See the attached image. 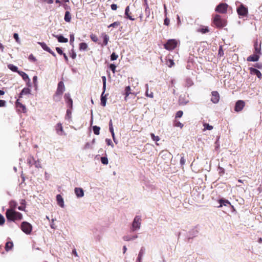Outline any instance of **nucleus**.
Instances as JSON below:
<instances>
[{
    "label": "nucleus",
    "instance_id": "12",
    "mask_svg": "<svg viewBox=\"0 0 262 262\" xmlns=\"http://www.w3.org/2000/svg\"><path fill=\"white\" fill-rule=\"evenodd\" d=\"M55 129H56V133L59 135L61 136V135H64L63 127L62 126V124L61 123L59 122L56 124V125L55 126Z\"/></svg>",
    "mask_w": 262,
    "mask_h": 262
},
{
    "label": "nucleus",
    "instance_id": "49",
    "mask_svg": "<svg viewBox=\"0 0 262 262\" xmlns=\"http://www.w3.org/2000/svg\"><path fill=\"white\" fill-rule=\"evenodd\" d=\"M34 165H35V167H36L37 168L41 167V165H40V162L38 160L35 161V163H34Z\"/></svg>",
    "mask_w": 262,
    "mask_h": 262
},
{
    "label": "nucleus",
    "instance_id": "62",
    "mask_svg": "<svg viewBox=\"0 0 262 262\" xmlns=\"http://www.w3.org/2000/svg\"><path fill=\"white\" fill-rule=\"evenodd\" d=\"M6 105V101L5 100H0V107L5 106Z\"/></svg>",
    "mask_w": 262,
    "mask_h": 262
},
{
    "label": "nucleus",
    "instance_id": "38",
    "mask_svg": "<svg viewBox=\"0 0 262 262\" xmlns=\"http://www.w3.org/2000/svg\"><path fill=\"white\" fill-rule=\"evenodd\" d=\"M203 126L204 127V129H207V130H211L213 129V126H211V125H210L208 123H204L203 124Z\"/></svg>",
    "mask_w": 262,
    "mask_h": 262
},
{
    "label": "nucleus",
    "instance_id": "48",
    "mask_svg": "<svg viewBox=\"0 0 262 262\" xmlns=\"http://www.w3.org/2000/svg\"><path fill=\"white\" fill-rule=\"evenodd\" d=\"M174 126L182 128L183 127V124L179 121H176L174 122Z\"/></svg>",
    "mask_w": 262,
    "mask_h": 262
},
{
    "label": "nucleus",
    "instance_id": "19",
    "mask_svg": "<svg viewBox=\"0 0 262 262\" xmlns=\"http://www.w3.org/2000/svg\"><path fill=\"white\" fill-rule=\"evenodd\" d=\"M31 93V90L29 88H24L19 94V98H21L23 95L30 94Z\"/></svg>",
    "mask_w": 262,
    "mask_h": 262
},
{
    "label": "nucleus",
    "instance_id": "33",
    "mask_svg": "<svg viewBox=\"0 0 262 262\" xmlns=\"http://www.w3.org/2000/svg\"><path fill=\"white\" fill-rule=\"evenodd\" d=\"M100 128L97 126H93V130L95 135H98L100 134Z\"/></svg>",
    "mask_w": 262,
    "mask_h": 262
},
{
    "label": "nucleus",
    "instance_id": "44",
    "mask_svg": "<svg viewBox=\"0 0 262 262\" xmlns=\"http://www.w3.org/2000/svg\"><path fill=\"white\" fill-rule=\"evenodd\" d=\"M74 41V34H71L70 35V44L73 46V42Z\"/></svg>",
    "mask_w": 262,
    "mask_h": 262
},
{
    "label": "nucleus",
    "instance_id": "55",
    "mask_svg": "<svg viewBox=\"0 0 262 262\" xmlns=\"http://www.w3.org/2000/svg\"><path fill=\"white\" fill-rule=\"evenodd\" d=\"M144 252H145V249L143 247L141 248L138 255L140 256V257H142V256L143 255V254L144 253Z\"/></svg>",
    "mask_w": 262,
    "mask_h": 262
},
{
    "label": "nucleus",
    "instance_id": "10",
    "mask_svg": "<svg viewBox=\"0 0 262 262\" xmlns=\"http://www.w3.org/2000/svg\"><path fill=\"white\" fill-rule=\"evenodd\" d=\"M245 106V102L243 100H238L235 106V111L236 112H239L242 111Z\"/></svg>",
    "mask_w": 262,
    "mask_h": 262
},
{
    "label": "nucleus",
    "instance_id": "24",
    "mask_svg": "<svg viewBox=\"0 0 262 262\" xmlns=\"http://www.w3.org/2000/svg\"><path fill=\"white\" fill-rule=\"evenodd\" d=\"M194 84L193 80L190 78H186L185 79V86L189 88Z\"/></svg>",
    "mask_w": 262,
    "mask_h": 262
},
{
    "label": "nucleus",
    "instance_id": "28",
    "mask_svg": "<svg viewBox=\"0 0 262 262\" xmlns=\"http://www.w3.org/2000/svg\"><path fill=\"white\" fill-rule=\"evenodd\" d=\"M8 68L12 71L18 73V68L16 66L12 64H9Z\"/></svg>",
    "mask_w": 262,
    "mask_h": 262
},
{
    "label": "nucleus",
    "instance_id": "1",
    "mask_svg": "<svg viewBox=\"0 0 262 262\" xmlns=\"http://www.w3.org/2000/svg\"><path fill=\"white\" fill-rule=\"evenodd\" d=\"M6 216L8 221L15 222L20 221L23 219V215L21 213L17 212L13 208H10L7 210Z\"/></svg>",
    "mask_w": 262,
    "mask_h": 262
},
{
    "label": "nucleus",
    "instance_id": "11",
    "mask_svg": "<svg viewBox=\"0 0 262 262\" xmlns=\"http://www.w3.org/2000/svg\"><path fill=\"white\" fill-rule=\"evenodd\" d=\"M211 94H212V97L211 99V101L213 103H217L219 101V99H220L219 94L216 91H213L211 93Z\"/></svg>",
    "mask_w": 262,
    "mask_h": 262
},
{
    "label": "nucleus",
    "instance_id": "52",
    "mask_svg": "<svg viewBox=\"0 0 262 262\" xmlns=\"http://www.w3.org/2000/svg\"><path fill=\"white\" fill-rule=\"evenodd\" d=\"M116 66L114 64H111L110 65V68L112 71L113 73H115L116 72Z\"/></svg>",
    "mask_w": 262,
    "mask_h": 262
},
{
    "label": "nucleus",
    "instance_id": "2",
    "mask_svg": "<svg viewBox=\"0 0 262 262\" xmlns=\"http://www.w3.org/2000/svg\"><path fill=\"white\" fill-rule=\"evenodd\" d=\"M213 23L217 28L223 27L226 25V21L222 19L219 15H215L213 18Z\"/></svg>",
    "mask_w": 262,
    "mask_h": 262
},
{
    "label": "nucleus",
    "instance_id": "15",
    "mask_svg": "<svg viewBox=\"0 0 262 262\" xmlns=\"http://www.w3.org/2000/svg\"><path fill=\"white\" fill-rule=\"evenodd\" d=\"M16 107L18 108V110L19 111H20V110H21V111L24 112V113H25L26 112V106L23 104L22 103H21L19 101V100H16Z\"/></svg>",
    "mask_w": 262,
    "mask_h": 262
},
{
    "label": "nucleus",
    "instance_id": "32",
    "mask_svg": "<svg viewBox=\"0 0 262 262\" xmlns=\"http://www.w3.org/2000/svg\"><path fill=\"white\" fill-rule=\"evenodd\" d=\"M125 100H126V99H127V97L129 96V94H131V92H130V87L129 86H126L125 88Z\"/></svg>",
    "mask_w": 262,
    "mask_h": 262
},
{
    "label": "nucleus",
    "instance_id": "58",
    "mask_svg": "<svg viewBox=\"0 0 262 262\" xmlns=\"http://www.w3.org/2000/svg\"><path fill=\"white\" fill-rule=\"evenodd\" d=\"M200 32L201 33H206L209 32V30H208V29L207 27H206L205 28L201 29H200Z\"/></svg>",
    "mask_w": 262,
    "mask_h": 262
},
{
    "label": "nucleus",
    "instance_id": "64",
    "mask_svg": "<svg viewBox=\"0 0 262 262\" xmlns=\"http://www.w3.org/2000/svg\"><path fill=\"white\" fill-rule=\"evenodd\" d=\"M50 174L47 172H45V178L46 180H48L49 179H50Z\"/></svg>",
    "mask_w": 262,
    "mask_h": 262
},
{
    "label": "nucleus",
    "instance_id": "36",
    "mask_svg": "<svg viewBox=\"0 0 262 262\" xmlns=\"http://www.w3.org/2000/svg\"><path fill=\"white\" fill-rule=\"evenodd\" d=\"M33 82L34 84V86L35 87V89L37 90V76H34L33 77Z\"/></svg>",
    "mask_w": 262,
    "mask_h": 262
},
{
    "label": "nucleus",
    "instance_id": "53",
    "mask_svg": "<svg viewBox=\"0 0 262 262\" xmlns=\"http://www.w3.org/2000/svg\"><path fill=\"white\" fill-rule=\"evenodd\" d=\"M105 142L106 143V144L108 145H111L112 147H114V144H113L112 141L111 139H105Z\"/></svg>",
    "mask_w": 262,
    "mask_h": 262
},
{
    "label": "nucleus",
    "instance_id": "31",
    "mask_svg": "<svg viewBox=\"0 0 262 262\" xmlns=\"http://www.w3.org/2000/svg\"><path fill=\"white\" fill-rule=\"evenodd\" d=\"M72 118V111L70 109L67 110L65 119L67 120H71Z\"/></svg>",
    "mask_w": 262,
    "mask_h": 262
},
{
    "label": "nucleus",
    "instance_id": "63",
    "mask_svg": "<svg viewBox=\"0 0 262 262\" xmlns=\"http://www.w3.org/2000/svg\"><path fill=\"white\" fill-rule=\"evenodd\" d=\"M111 9L113 10H116L117 9V6L116 4H115L111 5Z\"/></svg>",
    "mask_w": 262,
    "mask_h": 262
},
{
    "label": "nucleus",
    "instance_id": "4",
    "mask_svg": "<svg viewBox=\"0 0 262 262\" xmlns=\"http://www.w3.org/2000/svg\"><path fill=\"white\" fill-rule=\"evenodd\" d=\"M21 229L26 234H30L32 231V227L30 223L27 222H23L21 224Z\"/></svg>",
    "mask_w": 262,
    "mask_h": 262
},
{
    "label": "nucleus",
    "instance_id": "5",
    "mask_svg": "<svg viewBox=\"0 0 262 262\" xmlns=\"http://www.w3.org/2000/svg\"><path fill=\"white\" fill-rule=\"evenodd\" d=\"M141 224V219L140 216H136L132 224V230L135 231L139 229Z\"/></svg>",
    "mask_w": 262,
    "mask_h": 262
},
{
    "label": "nucleus",
    "instance_id": "14",
    "mask_svg": "<svg viewBox=\"0 0 262 262\" xmlns=\"http://www.w3.org/2000/svg\"><path fill=\"white\" fill-rule=\"evenodd\" d=\"M74 192L76 196H83L84 195V191L81 188L76 187L74 189Z\"/></svg>",
    "mask_w": 262,
    "mask_h": 262
},
{
    "label": "nucleus",
    "instance_id": "22",
    "mask_svg": "<svg viewBox=\"0 0 262 262\" xmlns=\"http://www.w3.org/2000/svg\"><path fill=\"white\" fill-rule=\"evenodd\" d=\"M54 37L57 38L59 42H67L68 40L67 38L64 37L62 35H53Z\"/></svg>",
    "mask_w": 262,
    "mask_h": 262
},
{
    "label": "nucleus",
    "instance_id": "50",
    "mask_svg": "<svg viewBox=\"0 0 262 262\" xmlns=\"http://www.w3.org/2000/svg\"><path fill=\"white\" fill-rule=\"evenodd\" d=\"M13 37L17 43H20V41L17 33H14L13 35Z\"/></svg>",
    "mask_w": 262,
    "mask_h": 262
},
{
    "label": "nucleus",
    "instance_id": "21",
    "mask_svg": "<svg viewBox=\"0 0 262 262\" xmlns=\"http://www.w3.org/2000/svg\"><path fill=\"white\" fill-rule=\"evenodd\" d=\"M105 91L103 90V92L101 95V104L102 106H105L106 103V95H104Z\"/></svg>",
    "mask_w": 262,
    "mask_h": 262
},
{
    "label": "nucleus",
    "instance_id": "29",
    "mask_svg": "<svg viewBox=\"0 0 262 262\" xmlns=\"http://www.w3.org/2000/svg\"><path fill=\"white\" fill-rule=\"evenodd\" d=\"M88 47V45L85 42H81L79 44V50L81 51H85Z\"/></svg>",
    "mask_w": 262,
    "mask_h": 262
},
{
    "label": "nucleus",
    "instance_id": "43",
    "mask_svg": "<svg viewBox=\"0 0 262 262\" xmlns=\"http://www.w3.org/2000/svg\"><path fill=\"white\" fill-rule=\"evenodd\" d=\"M102 82H103V90H104V91H105V90H106V79L105 76H102Z\"/></svg>",
    "mask_w": 262,
    "mask_h": 262
},
{
    "label": "nucleus",
    "instance_id": "27",
    "mask_svg": "<svg viewBox=\"0 0 262 262\" xmlns=\"http://www.w3.org/2000/svg\"><path fill=\"white\" fill-rule=\"evenodd\" d=\"M64 20L66 22H70L71 20V15L69 11H67L65 13L64 17Z\"/></svg>",
    "mask_w": 262,
    "mask_h": 262
},
{
    "label": "nucleus",
    "instance_id": "23",
    "mask_svg": "<svg viewBox=\"0 0 262 262\" xmlns=\"http://www.w3.org/2000/svg\"><path fill=\"white\" fill-rule=\"evenodd\" d=\"M18 74L21 76V77L25 81H27L30 80L28 75L26 73L19 71H18Z\"/></svg>",
    "mask_w": 262,
    "mask_h": 262
},
{
    "label": "nucleus",
    "instance_id": "13",
    "mask_svg": "<svg viewBox=\"0 0 262 262\" xmlns=\"http://www.w3.org/2000/svg\"><path fill=\"white\" fill-rule=\"evenodd\" d=\"M259 58V55L256 53L249 56L247 58V61H257L258 60Z\"/></svg>",
    "mask_w": 262,
    "mask_h": 262
},
{
    "label": "nucleus",
    "instance_id": "18",
    "mask_svg": "<svg viewBox=\"0 0 262 262\" xmlns=\"http://www.w3.org/2000/svg\"><path fill=\"white\" fill-rule=\"evenodd\" d=\"M250 71L252 74L256 75L258 78L261 77V74L259 70H258L255 68H250Z\"/></svg>",
    "mask_w": 262,
    "mask_h": 262
},
{
    "label": "nucleus",
    "instance_id": "30",
    "mask_svg": "<svg viewBox=\"0 0 262 262\" xmlns=\"http://www.w3.org/2000/svg\"><path fill=\"white\" fill-rule=\"evenodd\" d=\"M103 38V45L106 46L108 43V41L109 40V37L107 35L104 33L102 34Z\"/></svg>",
    "mask_w": 262,
    "mask_h": 262
},
{
    "label": "nucleus",
    "instance_id": "6",
    "mask_svg": "<svg viewBox=\"0 0 262 262\" xmlns=\"http://www.w3.org/2000/svg\"><path fill=\"white\" fill-rule=\"evenodd\" d=\"M65 90L64 83L62 81H60L58 84V87L56 92V95L61 96Z\"/></svg>",
    "mask_w": 262,
    "mask_h": 262
},
{
    "label": "nucleus",
    "instance_id": "3",
    "mask_svg": "<svg viewBox=\"0 0 262 262\" xmlns=\"http://www.w3.org/2000/svg\"><path fill=\"white\" fill-rule=\"evenodd\" d=\"M178 42L176 39H172L167 40V42L164 45L165 49L167 50H172L177 46Z\"/></svg>",
    "mask_w": 262,
    "mask_h": 262
},
{
    "label": "nucleus",
    "instance_id": "9",
    "mask_svg": "<svg viewBox=\"0 0 262 262\" xmlns=\"http://www.w3.org/2000/svg\"><path fill=\"white\" fill-rule=\"evenodd\" d=\"M38 43L41 46L42 48L45 51L50 53L53 56H54V57L56 56L55 53L50 49V48L46 45V43H45V42H38Z\"/></svg>",
    "mask_w": 262,
    "mask_h": 262
},
{
    "label": "nucleus",
    "instance_id": "39",
    "mask_svg": "<svg viewBox=\"0 0 262 262\" xmlns=\"http://www.w3.org/2000/svg\"><path fill=\"white\" fill-rule=\"evenodd\" d=\"M101 162L102 164L104 165H107L108 163V159L107 157H103L101 158Z\"/></svg>",
    "mask_w": 262,
    "mask_h": 262
},
{
    "label": "nucleus",
    "instance_id": "59",
    "mask_svg": "<svg viewBox=\"0 0 262 262\" xmlns=\"http://www.w3.org/2000/svg\"><path fill=\"white\" fill-rule=\"evenodd\" d=\"M70 56L72 59H75L76 57V53L73 50H72Z\"/></svg>",
    "mask_w": 262,
    "mask_h": 262
},
{
    "label": "nucleus",
    "instance_id": "17",
    "mask_svg": "<svg viewBox=\"0 0 262 262\" xmlns=\"http://www.w3.org/2000/svg\"><path fill=\"white\" fill-rule=\"evenodd\" d=\"M27 164L29 165L30 167H31L34 165L35 163V159L32 155H29L27 158Z\"/></svg>",
    "mask_w": 262,
    "mask_h": 262
},
{
    "label": "nucleus",
    "instance_id": "42",
    "mask_svg": "<svg viewBox=\"0 0 262 262\" xmlns=\"http://www.w3.org/2000/svg\"><path fill=\"white\" fill-rule=\"evenodd\" d=\"M66 103L67 104L68 106L72 109L73 107V100L72 99H69V100H67Z\"/></svg>",
    "mask_w": 262,
    "mask_h": 262
},
{
    "label": "nucleus",
    "instance_id": "35",
    "mask_svg": "<svg viewBox=\"0 0 262 262\" xmlns=\"http://www.w3.org/2000/svg\"><path fill=\"white\" fill-rule=\"evenodd\" d=\"M220 205L219 207H222L223 205L227 206L228 204H230V203L228 201L224 200H220Z\"/></svg>",
    "mask_w": 262,
    "mask_h": 262
},
{
    "label": "nucleus",
    "instance_id": "26",
    "mask_svg": "<svg viewBox=\"0 0 262 262\" xmlns=\"http://www.w3.org/2000/svg\"><path fill=\"white\" fill-rule=\"evenodd\" d=\"M129 7L127 6L125 10V15L126 16L127 18L131 20H134L135 19L134 18H133L132 16H131L129 14Z\"/></svg>",
    "mask_w": 262,
    "mask_h": 262
},
{
    "label": "nucleus",
    "instance_id": "54",
    "mask_svg": "<svg viewBox=\"0 0 262 262\" xmlns=\"http://www.w3.org/2000/svg\"><path fill=\"white\" fill-rule=\"evenodd\" d=\"M64 97V99L66 100V102H67V100H69V99H72V98H71L70 94L69 93L65 94Z\"/></svg>",
    "mask_w": 262,
    "mask_h": 262
},
{
    "label": "nucleus",
    "instance_id": "37",
    "mask_svg": "<svg viewBox=\"0 0 262 262\" xmlns=\"http://www.w3.org/2000/svg\"><path fill=\"white\" fill-rule=\"evenodd\" d=\"M150 136L153 141L158 142L160 140V138L158 136H155L153 133L150 134Z\"/></svg>",
    "mask_w": 262,
    "mask_h": 262
},
{
    "label": "nucleus",
    "instance_id": "34",
    "mask_svg": "<svg viewBox=\"0 0 262 262\" xmlns=\"http://www.w3.org/2000/svg\"><path fill=\"white\" fill-rule=\"evenodd\" d=\"M57 204L61 207H64V202L62 198H56Z\"/></svg>",
    "mask_w": 262,
    "mask_h": 262
},
{
    "label": "nucleus",
    "instance_id": "46",
    "mask_svg": "<svg viewBox=\"0 0 262 262\" xmlns=\"http://www.w3.org/2000/svg\"><path fill=\"white\" fill-rule=\"evenodd\" d=\"M183 111H179L178 112H177L175 117H176V118H181L183 116Z\"/></svg>",
    "mask_w": 262,
    "mask_h": 262
},
{
    "label": "nucleus",
    "instance_id": "56",
    "mask_svg": "<svg viewBox=\"0 0 262 262\" xmlns=\"http://www.w3.org/2000/svg\"><path fill=\"white\" fill-rule=\"evenodd\" d=\"M10 205L11 208H13L14 209V208H15L16 206V203L14 201H11L10 203Z\"/></svg>",
    "mask_w": 262,
    "mask_h": 262
},
{
    "label": "nucleus",
    "instance_id": "51",
    "mask_svg": "<svg viewBox=\"0 0 262 262\" xmlns=\"http://www.w3.org/2000/svg\"><path fill=\"white\" fill-rule=\"evenodd\" d=\"M5 222V220L4 217L0 214V225H3L4 224Z\"/></svg>",
    "mask_w": 262,
    "mask_h": 262
},
{
    "label": "nucleus",
    "instance_id": "16",
    "mask_svg": "<svg viewBox=\"0 0 262 262\" xmlns=\"http://www.w3.org/2000/svg\"><path fill=\"white\" fill-rule=\"evenodd\" d=\"M254 53L257 54L258 55L261 54V46L258 43L257 41H256L254 43Z\"/></svg>",
    "mask_w": 262,
    "mask_h": 262
},
{
    "label": "nucleus",
    "instance_id": "60",
    "mask_svg": "<svg viewBox=\"0 0 262 262\" xmlns=\"http://www.w3.org/2000/svg\"><path fill=\"white\" fill-rule=\"evenodd\" d=\"M56 50L59 54L62 55L63 54L62 50L59 47H56Z\"/></svg>",
    "mask_w": 262,
    "mask_h": 262
},
{
    "label": "nucleus",
    "instance_id": "40",
    "mask_svg": "<svg viewBox=\"0 0 262 262\" xmlns=\"http://www.w3.org/2000/svg\"><path fill=\"white\" fill-rule=\"evenodd\" d=\"M120 25V23L119 21H115V22L111 24V25H110L108 27V28L117 27L119 26Z\"/></svg>",
    "mask_w": 262,
    "mask_h": 262
},
{
    "label": "nucleus",
    "instance_id": "57",
    "mask_svg": "<svg viewBox=\"0 0 262 262\" xmlns=\"http://www.w3.org/2000/svg\"><path fill=\"white\" fill-rule=\"evenodd\" d=\"M137 236H134L132 238H129L128 237V236H124L123 237V239L124 241H130V240H132V239H135V238H136Z\"/></svg>",
    "mask_w": 262,
    "mask_h": 262
},
{
    "label": "nucleus",
    "instance_id": "25",
    "mask_svg": "<svg viewBox=\"0 0 262 262\" xmlns=\"http://www.w3.org/2000/svg\"><path fill=\"white\" fill-rule=\"evenodd\" d=\"M13 247V244L12 242H7L6 244L5 249L6 251H9L12 249Z\"/></svg>",
    "mask_w": 262,
    "mask_h": 262
},
{
    "label": "nucleus",
    "instance_id": "45",
    "mask_svg": "<svg viewBox=\"0 0 262 262\" xmlns=\"http://www.w3.org/2000/svg\"><path fill=\"white\" fill-rule=\"evenodd\" d=\"M90 37H91V39H92L94 42H97V41H98V37H97V36L96 35H95V34H91V35H90Z\"/></svg>",
    "mask_w": 262,
    "mask_h": 262
},
{
    "label": "nucleus",
    "instance_id": "7",
    "mask_svg": "<svg viewBox=\"0 0 262 262\" xmlns=\"http://www.w3.org/2000/svg\"><path fill=\"white\" fill-rule=\"evenodd\" d=\"M227 7L228 5L226 4H220L216 7L215 11L219 13H225L227 11Z\"/></svg>",
    "mask_w": 262,
    "mask_h": 262
},
{
    "label": "nucleus",
    "instance_id": "61",
    "mask_svg": "<svg viewBox=\"0 0 262 262\" xmlns=\"http://www.w3.org/2000/svg\"><path fill=\"white\" fill-rule=\"evenodd\" d=\"M223 54H224V52H223V50L222 49V47L220 46L219 50V55H220V56H222V55H223Z\"/></svg>",
    "mask_w": 262,
    "mask_h": 262
},
{
    "label": "nucleus",
    "instance_id": "8",
    "mask_svg": "<svg viewBox=\"0 0 262 262\" xmlns=\"http://www.w3.org/2000/svg\"><path fill=\"white\" fill-rule=\"evenodd\" d=\"M237 13L240 16H245L248 13V9L245 7L243 5H241L237 9Z\"/></svg>",
    "mask_w": 262,
    "mask_h": 262
},
{
    "label": "nucleus",
    "instance_id": "41",
    "mask_svg": "<svg viewBox=\"0 0 262 262\" xmlns=\"http://www.w3.org/2000/svg\"><path fill=\"white\" fill-rule=\"evenodd\" d=\"M174 63L172 59H168L166 62V64L170 68L174 65Z\"/></svg>",
    "mask_w": 262,
    "mask_h": 262
},
{
    "label": "nucleus",
    "instance_id": "20",
    "mask_svg": "<svg viewBox=\"0 0 262 262\" xmlns=\"http://www.w3.org/2000/svg\"><path fill=\"white\" fill-rule=\"evenodd\" d=\"M146 92H145V96L147 97H149L150 98H154V94L152 92H149V86L148 84H146L145 85Z\"/></svg>",
    "mask_w": 262,
    "mask_h": 262
},
{
    "label": "nucleus",
    "instance_id": "47",
    "mask_svg": "<svg viewBox=\"0 0 262 262\" xmlns=\"http://www.w3.org/2000/svg\"><path fill=\"white\" fill-rule=\"evenodd\" d=\"M118 57V55L116 54L115 53H113L111 56V60H115Z\"/></svg>",
    "mask_w": 262,
    "mask_h": 262
}]
</instances>
